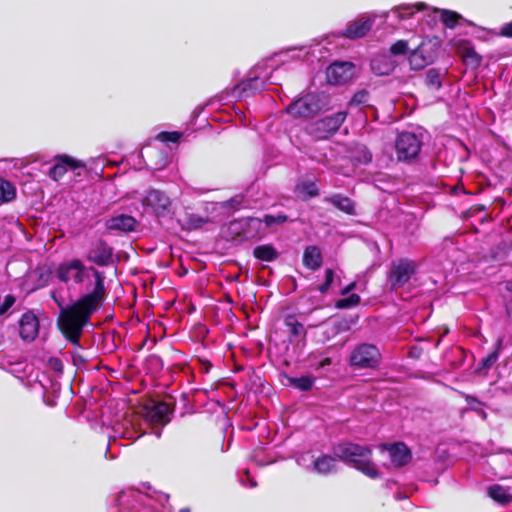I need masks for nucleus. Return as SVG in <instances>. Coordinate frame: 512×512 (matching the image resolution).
<instances>
[{"mask_svg":"<svg viewBox=\"0 0 512 512\" xmlns=\"http://www.w3.org/2000/svg\"><path fill=\"white\" fill-rule=\"evenodd\" d=\"M141 205L144 212L163 217L170 214L172 201L165 192L158 189H149L141 198Z\"/></svg>","mask_w":512,"mask_h":512,"instance_id":"6","label":"nucleus"},{"mask_svg":"<svg viewBox=\"0 0 512 512\" xmlns=\"http://www.w3.org/2000/svg\"><path fill=\"white\" fill-rule=\"evenodd\" d=\"M417 271V264L413 260L401 258L391 263L388 283L391 289L396 290L407 284Z\"/></svg>","mask_w":512,"mask_h":512,"instance_id":"9","label":"nucleus"},{"mask_svg":"<svg viewBox=\"0 0 512 512\" xmlns=\"http://www.w3.org/2000/svg\"><path fill=\"white\" fill-rule=\"evenodd\" d=\"M481 414L485 417V411L480 410Z\"/></svg>","mask_w":512,"mask_h":512,"instance_id":"60","label":"nucleus"},{"mask_svg":"<svg viewBox=\"0 0 512 512\" xmlns=\"http://www.w3.org/2000/svg\"><path fill=\"white\" fill-rule=\"evenodd\" d=\"M347 116L344 111L321 118L307 126V131L316 138L324 139L338 131Z\"/></svg>","mask_w":512,"mask_h":512,"instance_id":"10","label":"nucleus"},{"mask_svg":"<svg viewBox=\"0 0 512 512\" xmlns=\"http://www.w3.org/2000/svg\"><path fill=\"white\" fill-rule=\"evenodd\" d=\"M408 51V43L405 40H398L390 47V55L399 56L405 55Z\"/></svg>","mask_w":512,"mask_h":512,"instance_id":"37","label":"nucleus"},{"mask_svg":"<svg viewBox=\"0 0 512 512\" xmlns=\"http://www.w3.org/2000/svg\"><path fill=\"white\" fill-rule=\"evenodd\" d=\"M235 115H236V120L239 121L242 125H244V126L250 125V122L247 121L246 114L243 111L237 109L235 111Z\"/></svg>","mask_w":512,"mask_h":512,"instance_id":"45","label":"nucleus"},{"mask_svg":"<svg viewBox=\"0 0 512 512\" xmlns=\"http://www.w3.org/2000/svg\"><path fill=\"white\" fill-rule=\"evenodd\" d=\"M408 61L411 69L421 70L430 63H432L433 56L427 53L426 46L423 43H421L416 49H414L410 53Z\"/></svg>","mask_w":512,"mask_h":512,"instance_id":"20","label":"nucleus"},{"mask_svg":"<svg viewBox=\"0 0 512 512\" xmlns=\"http://www.w3.org/2000/svg\"><path fill=\"white\" fill-rule=\"evenodd\" d=\"M411 493H412V490H408L406 488H404V489L399 488V491L395 494V498L397 500L406 499L409 497V494H411Z\"/></svg>","mask_w":512,"mask_h":512,"instance_id":"46","label":"nucleus"},{"mask_svg":"<svg viewBox=\"0 0 512 512\" xmlns=\"http://www.w3.org/2000/svg\"><path fill=\"white\" fill-rule=\"evenodd\" d=\"M170 408L166 403L158 402L147 408L146 421L153 425H165L170 421Z\"/></svg>","mask_w":512,"mask_h":512,"instance_id":"19","label":"nucleus"},{"mask_svg":"<svg viewBox=\"0 0 512 512\" xmlns=\"http://www.w3.org/2000/svg\"><path fill=\"white\" fill-rule=\"evenodd\" d=\"M85 163L81 160H77L69 155H57L54 157V164L50 168L48 175L54 181H59L67 173L68 170L75 172L77 176H80L78 170H84Z\"/></svg>","mask_w":512,"mask_h":512,"instance_id":"15","label":"nucleus"},{"mask_svg":"<svg viewBox=\"0 0 512 512\" xmlns=\"http://www.w3.org/2000/svg\"><path fill=\"white\" fill-rule=\"evenodd\" d=\"M488 495L494 501L502 505H505L512 500V494L509 490L498 484L492 485L488 488Z\"/></svg>","mask_w":512,"mask_h":512,"instance_id":"28","label":"nucleus"},{"mask_svg":"<svg viewBox=\"0 0 512 512\" xmlns=\"http://www.w3.org/2000/svg\"><path fill=\"white\" fill-rule=\"evenodd\" d=\"M363 153H364V161L367 163V162H370L371 159H372V155L371 153L368 151V150H363Z\"/></svg>","mask_w":512,"mask_h":512,"instance_id":"53","label":"nucleus"},{"mask_svg":"<svg viewBox=\"0 0 512 512\" xmlns=\"http://www.w3.org/2000/svg\"><path fill=\"white\" fill-rule=\"evenodd\" d=\"M55 277L65 284H86L88 292L66 307H62V301L57 298L55 292L52 293V298L61 308L59 328L68 341L78 345L83 327L105 299V275L92 266H86L82 260L73 258L58 264Z\"/></svg>","mask_w":512,"mask_h":512,"instance_id":"1","label":"nucleus"},{"mask_svg":"<svg viewBox=\"0 0 512 512\" xmlns=\"http://www.w3.org/2000/svg\"><path fill=\"white\" fill-rule=\"evenodd\" d=\"M503 391L505 393H510L512 394V384L511 385H506L505 387H503Z\"/></svg>","mask_w":512,"mask_h":512,"instance_id":"56","label":"nucleus"},{"mask_svg":"<svg viewBox=\"0 0 512 512\" xmlns=\"http://www.w3.org/2000/svg\"><path fill=\"white\" fill-rule=\"evenodd\" d=\"M371 69L376 75H389L396 67L390 55H377L371 60Z\"/></svg>","mask_w":512,"mask_h":512,"instance_id":"23","label":"nucleus"},{"mask_svg":"<svg viewBox=\"0 0 512 512\" xmlns=\"http://www.w3.org/2000/svg\"><path fill=\"white\" fill-rule=\"evenodd\" d=\"M113 436H110L109 446L116 441L117 438L127 440H136L145 433L142 428V418L140 415L129 413L126 414L122 421L117 422L113 428Z\"/></svg>","mask_w":512,"mask_h":512,"instance_id":"8","label":"nucleus"},{"mask_svg":"<svg viewBox=\"0 0 512 512\" xmlns=\"http://www.w3.org/2000/svg\"><path fill=\"white\" fill-rule=\"evenodd\" d=\"M425 81L426 84L432 89L438 90L442 86L441 75L436 69H430L427 71Z\"/></svg>","mask_w":512,"mask_h":512,"instance_id":"35","label":"nucleus"},{"mask_svg":"<svg viewBox=\"0 0 512 512\" xmlns=\"http://www.w3.org/2000/svg\"><path fill=\"white\" fill-rule=\"evenodd\" d=\"M422 139L412 132L399 133L395 141V149L399 161L411 162L416 159L422 148Z\"/></svg>","mask_w":512,"mask_h":512,"instance_id":"7","label":"nucleus"},{"mask_svg":"<svg viewBox=\"0 0 512 512\" xmlns=\"http://www.w3.org/2000/svg\"><path fill=\"white\" fill-rule=\"evenodd\" d=\"M425 9H427V5L424 3L403 4L392 9V13L395 14L400 21H402L412 18L418 11Z\"/></svg>","mask_w":512,"mask_h":512,"instance_id":"24","label":"nucleus"},{"mask_svg":"<svg viewBox=\"0 0 512 512\" xmlns=\"http://www.w3.org/2000/svg\"><path fill=\"white\" fill-rule=\"evenodd\" d=\"M501 34L506 37H512V22L501 27Z\"/></svg>","mask_w":512,"mask_h":512,"instance_id":"47","label":"nucleus"},{"mask_svg":"<svg viewBox=\"0 0 512 512\" xmlns=\"http://www.w3.org/2000/svg\"><path fill=\"white\" fill-rule=\"evenodd\" d=\"M373 20L360 18L350 23L344 31V36L349 39H357L365 36L372 28Z\"/></svg>","mask_w":512,"mask_h":512,"instance_id":"21","label":"nucleus"},{"mask_svg":"<svg viewBox=\"0 0 512 512\" xmlns=\"http://www.w3.org/2000/svg\"><path fill=\"white\" fill-rule=\"evenodd\" d=\"M153 497L150 499V503L155 501L160 506V512H176L173 506L169 502V495L154 490Z\"/></svg>","mask_w":512,"mask_h":512,"instance_id":"31","label":"nucleus"},{"mask_svg":"<svg viewBox=\"0 0 512 512\" xmlns=\"http://www.w3.org/2000/svg\"><path fill=\"white\" fill-rule=\"evenodd\" d=\"M207 220L199 215L191 214L187 218V227L189 229H199L201 228Z\"/></svg>","mask_w":512,"mask_h":512,"instance_id":"39","label":"nucleus"},{"mask_svg":"<svg viewBox=\"0 0 512 512\" xmlns=\"http://www.w3.org/2000/svg\"><path fill=\"white\" fill-rule=\"evenodd\" d=\"M287 221L285 214L265 215L264 219L250 217L234 221L230 224V229L236 231L238 234L242 232V237L245 239L256 237L265 232L267 227L282 224Z\"/></svg>","mask_w":512,"mask_h":512,"instance_id":"3","label":"nucleus"},{"mask_svg":"<svg viewBox=\"0 0 512 512\" xmlns=\"http://www.w3.org/2000/svg\"><path fill=\"white\" fill-rule=\"evenodd\" d=\"M136 225V220L129 215H116L106 221V228L108 230H118L122 232L133 231Z\"/></svg>","mask_w":512,"mask_h":512,"instance_id":"22","label":"nucleus"},{"mask_svg":"<svg viewBox=\"0 0 512 512\" xmlns=\"http://www.w3.org/2000/svg\"><path fill=\"white\" fill-rule=\"evenodd\" d=\"M321 261V253L316 246H309L305 249L303 255V263L308 269H318L321 265Z\"/></svg>","mask_w":512,"mask_h":512,"instance_id":"26","label":"nucleus"},{"mask_svg":"<svg viewBox=\"0 0 512 512\" xmlns=\"http://www.w3.org/2000/svg\"><path fill=\"white\" fill-rule=\"evenodd\" d=\"M87 258L98 266H108L112 263L113 249L104 241H97L90 248Z\"/></svg>","mask_w":512,"mask_h":512,"instance_id":"17","label":"nucleus"},{"mask_svg":"<svg viewBox=\"0 0 512 512\" xmlns=\"http://www.w3.org/2000/svg\"><path fill=\"white\" fill-rule=\"evenodd\" d=\"M227 204L233 208H238L242 205V197L236 196L227 201Z\"/></svg>","mask_w":512,"mask_h":512,"instance_id":"48","label":"nucleus"},{"mask_svg":"<svg viewBox=\"0 0 512 512\" xmlns=\"http://www.w3.org/2000/svg\"><path fill=\"white\" fill-rule=\"evenodd\" d=\"M360 302V297L357 294H351L350 296L340 299L337 301L336 306L338 308H350L356 306Z\"/></svg>","mask_w":512,"mask_h":512,"instance_id":"38","label":"nucleus"},{"mask_svg":"<svg viewBox=\"0 0 512 512\" xmlns=\"http://www.w3.org/2000/svg\"><path fill=\"white\" fill-rule=\"evenodd\" d=\"M143 487H145V488L147 489V491H143L144 493H148V494H151V495H155V494H154V491H151V492H150V490H151V489H150V487H146V484H143Z\"/></svg>","mask_w":512,"mask_h":512,"instance_id":"57","label":"nucleus"},{"mask_svg":"<svg viewBox=\"0 0 512 512\" xmlns=\"http://www.w3.org/2000/svg\"><path fill=\"white\" fill-rule=\"evenodd\" d=\"M325 202L332 204L342 212L354 215L355 214V207L352 202V200L346 196H342L340 194H334L330 197H326L324 199Z\"/></svg>","mask_w":512,"mask_h":512,"instance_id":"25","label":"nucleus"},{"mask_svg":"<svg viewBox=\"0 0 512 512\" xmlns=\"http://www.w3.org/2000/svg\"><path fill=\"white\" fill-rule=\"evenodd\" d=\"M261 69L262 68L259 66L255 67V69L250 73L249 77L237 85L236 91L239 95H251L262 90L265 86L266 80H271V83H274V80L281 72L279 68H276L268 77L267 73H263L262 71L259 72Z\"/></svg>","mask_w":512,"mask_h":512,"instance_id":"11","label":"nucleus"},{"mask_svg":"<svg viewBox=\"0 0 512 512\" xmlns=\"http://www.w3.org/2000/svg\"><path fill=\"white\" fill-rule=\"evenodd\" d=\"M153 433L156 435V437H157V438H159V437L161 436V430H160V429H158V428H157V429H155V430L153 431Z\"/></svg>","mask_w":512,"mask_h":512,"instance_id":"58","label":"nucleus"},{"mask_svg":"<svg viewBox=\"0 0 512 512\" xmlns=\"http://www.w3.org/2000/svg\"><path fill=\"white\" fill-rule=\"evenodd\" d=\"M334 280V273L331 269L325 271V282L319 287L321 293H326Z\"/></svg>","mask_w":512,"mask_h":512,"instance_id":"42","label":"nucleus"},{"mask_svg":"<svg viewBox=\"0 0 512 512\" xmlns=\"http://www.w3.org/2000/svg\"><path fill=\"white\" fill-rule=\"evenodd\" d=\"M333 455L368 478L381 477L380 467L372 460V448L351 441L333 445Z\"/></svg>","mask_w":512,"mask_h":512,"instance_id":"2","label":"nucleus"},{"mask_svg":"<svg viewBox=\"0 0 512 512\" xmlns=\"http://www.w3.org/2000/svg\"><path fill=\"white\" fill-rule=\"evenodd\" d=\"M15 303L13 295H6L3 302L0 304V315L5 314Z\"/></svg>","mask_w":512,"mask_h":512,"instance_id":"43","label":"nucleus"},{"mask_svg":"<svg viewBox=\"0 0 512 512\" xmlns=\"http://www.w3.org/2000/svg\"><path fill=\"white\" fill-rule=\"evenodd\" d=\"M255 258L265 262H272L279 256V252L271 244L256 246L253 250Z\"/></svg>","mask_w":512,"mask_h":512,"instance_id":"27","label":"nucleus"},{"mask_svg":"<svg viewBox=\"0 0 512 512\" xmlns=\"http://www.w3.org/2000/svg\"><path fill=\"white\" fill-rule=\"evenodd\" d=\"M182 133L180 132H161L158 135V139L162 142H173L176 143L181 138Z\"/></svg>","mask_w":512,"mask_h":512,"instance_id":"41","label":"nucleus"},{"mask_svg":"<svg viewBox=\"0 0 512 512\" xmlns=\"http://www.w3.org/2000/svg\"><path fill=\"white\" fill-rule=\"evenodd\" d=\"M355 75V66L351 62H334L327 69L328 82L334 85L347 83Z\"/></svg>","mask_w":512,"mask_h":512,"instance_id":"16","label":"nucleus"},{"mask_svg":"<svg viewBox=\"0 0 512 512\" xmlns=\"http://www.w3.org/2000/svg\"><path fill=\"white\" fill-rule=\"evenodd\" d=\"M338 458L334 455L316 454L314 451H307L297 457V464L307 470L327 476L336 472L339 468Z\"/></svg>","mask_w":512,"mask_h":512,"instance_id":"4","label":"nucleus"},{"mask_svg":"<svg viewBox=\"0 0 512 512\" xmlns=\"http://www.w3.org/2000/svg\"><path fill=\"white\" fill-rule=\"evenodd\" d=\"M296 190L299 192V194L308 196V197H315L318 195V187L315 182L313 181H303L297 184Z\"/></svg>","mask_w":512,"mask_h":512,"instance_id":"33","label":"nucleus"},{"mask_svg":"<svg viewBox=\"0 0 512 512\" xmlns=\"http://www.w3.org/2000/svg\"><path fill=\"white\" fill-rule=\"evenodd\" d=\"M159 155L161 157V163L156 164L155 166L152 167L155 170H160L163 167H165L166 164H167V157H166V155H164L162 152H159Z\"/></svg>","mask_w":512,"mask_h":512,"instance_id":"49","label":"nucleus"},{"mask_svg":"<svg viewBox=\"0 0 512 512\" xmlns=\"http://www.w3.org/2000/svg\"><path fill=\"white\" fill-rule=\"evenodd\" d=\"M466 58L471 59L476 64H479V62H480V56L474 51H468Z\"/></svg>","mask_w":512,"mask_h":512,"instance_id":"50","label":"nucleus"},{"mask_svg":"<svg viewBox=\"0 0 512 512\" xmlns=\"http://www.w3.org/2000/svg\"><path fill=\"white\" fill-rule=\"evenodd\" d=\"M503 343H504V339L502 337H499L496 340L494 350L490 354H488L485 358L482 359V361L480 363L481 368L489 369L496 363V361L499 358L500 351L503 347Z\"/></svg>","mask_w":512,"mask_h":512,"instance_id":"29","label":"nucleus"},{"mask_svg":"<svg viewBox=\"0 0 512 512\" xmlns=\"http://www.w3.org/2000/svg\"><path fill=\"white\" fill-rule=\"evenodd\" d=\"M177 512H191V509L189 507H184V508H181L179 511Z\"/></svg>","mask_w":512,"mask_h":512,"instance_id":"59","label":"nucleus"},{"mask_svg":"<svg viewBox=\"0 0 512 512\" xmlns=\"http://www.w3.org/2000/svg\"><path fill=\"white\" fill-rule=\"evenodd\" d=\"M331 364V360L328 357H325L319 361L318 364L313 365L316 369L323 368Z\"/></svg>","mask_w":512,"mask_h":512,"instance_id":"51","label":"nucleus"},{"mask_svg":"<svg viewBox=\"0 0 512 512\" xmlns=\"http://www.w3.org/2000/svg\"><path fill=\"white\" fill-rule=\"evenodd\" d=\"M381 453L386 452L390 459L389 466L401 468L408 465L412 460L411 450L403 442L384 443L378 446Z\"/></svg>","mask_w":512,"mask_h":512,"instance_id":"14","label":"nucleus"},{"mask_svg":"<svg viewBox=\"0 0 512 512\" xmlns=\"http://www.w3.org/2000/svg\"><path fill=\"white\" fill-rule=\"evenodd\" d=\"M466 401H467V403H468V404H470V405H471L472 403H477V402H478V400H477L475 397H472V396H469V395H467V396H466Z\"/></svg>","mask_w":512,"mask_h":512,"instance_id":"54","label":"nucleus"},{"mask_svg":"<svg viewBox=\"0 0 512 512\" xmlns=\"http://www.w3.org/2000/svg\"><path fill=\"white\" fill-rule=\"evenodd\" d=\"M369 100V93L366 90L358 91L350 100L351 106H358L367 103Z\"/></svg>","mask_w":512,"mask_h":512,"instance_id":"40","label":"nucleus"},{"mask_svg":"<svg viewBox=\"0 0 512 512\" xmlns=\"http://www.w3.org/2000/svg\"><path fill=\"white\" fill-rule=\"evenodd\" d=\"M152 497L151 494L129 489L118 494L117 505L122 509L121 512H130L140 505L150 506L154 511H158L159 508L150 503Z\"/></svg>","mask_w":512,"mask_h":512,"instance_id":"13","label":"nucleus"},{"mask_svg":"<svg viewBox=\"0 0 512 512\" xmlns=\"http://www.w3.org/2000/svg\"><path fill=\"white\" fill-rule=\"evenodd\" d=\"M15 195V187L9 181L0 180V205L11 201Z\"/></svg>","mask_w":512,"mask_h":512,"instance_id":"30","label":"nucleus"},{"mask_svg":"<svg viewBox=\"0 0 512 512\" xmlns=\"http://www.w3.org/2000/svg\"><path fill=\"white\" fill-rule=\"evenodd\" d=\"M39 332V321L32 312H26L20 319V336L25 341H33Z\"/></svg>","mask_w":512,"mask_h":512,"instance_id":"18","label":"nucleus"},{"mask_svg":"<svg viewBox=\"0 0 512 512\" xmlns=\"http://www.w3.org/2000/svg\"><path fill=\"white\" fill-rule=\"evenodd\" d=\"M243 484H245V487L247 488H254L256 487L257 485V482H254V481H251V482H242Z\"/></svg>","mask_w":512,"mask_h":512,"instance_id":"55","label":"nucleus"},{"mask_svg":"<svg viewBox=\"0 0 512 512\" xmlns=\"http://www.w3.org/2000/svg\"><path fill=\"white\" fill-rule=\"evenodd\" d=\"M356 284L355 283H351L349 284L348 286H346L343 290H342V294L343 295H346L348 294L350 291H352L354 288H355Z\"/></svg>","mask_w":512,"mask_h":512,"instance_id":"52","label":"nucleus"},{"mask_svg":"<svg viewBox=\"0 0 512 512\" xmlns=\"http://www.w3.org/2000/svg\"><path fill=\"white\" fill-rule=\"evenodd\" d=\"M285 324L289 327V332L294 337H302L305 334L304 326L296 321L293 317H287Z\"/></svg>","mask_w":512,"mask_h":512,"instance_id":"36","label":"nucleus"},{"mask_svg":"<svg viewBox=\"0 0 512 512\" xmlns=\"http://www.w3.org/2000/svg\"><path fill=\"white\" fill-rule=\"evenodd\" d=\"M325 106V95L308 93L291 103L287 108V112L293 117L310 118L324 109Z\"/></svg>","mask_w":512,"mask_h":512,"instance_id":"5","label":"nucleus"},{"mask_svg":"<svg viewBox=\"0 0 512 512\" xmlns=\"http://www.w3.org/2000/svg\"><path fill=\"white\" fill-rule=\"evenodd\" d=\"M49 366L51 367V369L58 373H61L63 370V363L58 358H51L49 360Z\"/></svg>","mask_w":512,"mask_h":512,"instance_id":"44","label":"nucleus"},{"mask_svg":"<svg viewBox=\"0 0 512 512\" xmlns=\"http://www.w3.org/2000/svg\"><path fill=\"white\" fill-rule=\"evenodd\" d=\"M440 14L442 22L448 28H454L457 22L462 18L459 14L450 10H436Z\"/></svg>","mask_w":512,"mask_h":512,"instance_id":"32","label":"nucleus"},{"mask_svg":"<svg viewBox=\"0 0 512 512\" xmlns=\"http://www.w3.org/2000/svg\"><path fill=\"white\" fill-rule=\"evenodd\" d=\"M290 382L296 388H298L302 391H308L313 387L314 378H312L310 376H301V377L290 378Z\"/></svg>","mask_w":512,"mask_h":512,"instance_id":"34","label":"nucleus"},{"mask_svg":"<svg viewBox=\"0 0 512 512\" xmlns=\"http://www.w3.org/2000/svg\"><path fill=\"white\" fill-rule=\"evenodd\" d=\"M381 354L372 344L357 346L350 355V364L359 368H375L379 365Z\"/></svg>","mask_w":512,"mask_h":512,"instance_id":"12","label":"nucleus"}]
</instances>
